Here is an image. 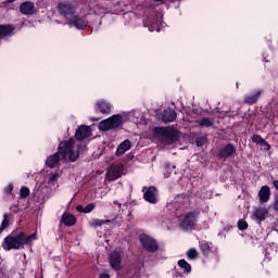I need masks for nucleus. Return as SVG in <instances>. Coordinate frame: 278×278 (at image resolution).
I'll list each match as a JSON object with an SVG mask.
<instances>
[{"mask_svg":"<svg viewBox=\"0 0 278 278\" xmlns=\"http://www.w3.org/2000/svg\"><path fill=\"white\" fill-rule=\"evenodd\" d=\"M74 144L75 141H73V139L61 141L58 147V152L47 157L46 166H48V168H55V166H60V160L64 162L67 160L70 162H77L79 152H75Z\"/></svg>","mask_w":278,"mask_h":278,"instance_id":"obj_1","label":"nucleus"},{"mask_svg":"<svg viewBox=\"0 0 278 278\" xmlns=\"http://www.w3.org/2000/svg\"><path fill=\"white\" fill-rule=\"evenodd\" d=\"M155 136L161 138L164 144H175L179 140V130L177 128L168 127H155L154 128Z\"/></svg>","mask_w":278,"mask_h":278,"instance_id":"obj_2","label":"nucleus"},{"mask_svg":"<svg viewBox=\"0 0 278 278\" xmlns=\"http://www.w3.org/2000/svg\"><path fill=\"white\" fill-rule=\"evenodd\" d=\"M2 249H4V251H18L23 249V231L18 233L13 231L11 235L7 236L2 242Z\"/></svg>","mask_w":278,"mask_h":278,"instance_id":"obj_3","label":"nucleus"},{"mask_svg":"<svg viewBox=\"0 0 278 278\" xmlns=\"http://www.w3.org/2000/svg\"><path fill=\"white\" fill-rule=\"evenodd\" d=\"M118 127H123V115L115 114L100 122L98 129L100 131H110L112 129H118Z\"/></svg>","mask_w":278,"mask_h":278,"instance_id":"obj_4","label":"nucleus"},{"mask_svg":"<svg viewBox=\"0 0 278 278\" xmlns=\"http://www.w3.org/2000/svg\"><path fill=\"white\" fill-rule=\"evenodd\" d=\"M139 242L142 249H144V251L148 253H157V251H160V244L157 243V240L153 239V237L147 233L139 236Z\"/></svg>","mask_w":278,"mask_h":278,"instance_id":"obj_5","label":"nucleus"},{"mask_svg":"<svg viewBox=\"0 0 278 278\" xmlns=\"http://www.w3.org/2000/svg\"><path fill=\"white\" fill-rule=\"evenodd\" d=\"M58 12L60 16H75V12H77V4L73 3L72 1L65 0L63 2H59L56 5Z\"/></svg>","mask_w":278,"mask_h":278,"instance_id":"obj_6","label":"nucleus"},{"mask_svg":"<svg viewBox=\"0 0 278 278\" xmlns=\"http://www.w3.org/2000/svg\"><path fill=\"white\" fill-rule=\"evenodd\" d=\"M236 146L233 143H227L225 147L218 150L217 157L223 160V162H227L229 157H236Z\"/></svg>","mask_w":278,"mask_h":278,"instance_id":"obj_7","label":"nucleus"},{"mask_svg":"<svg viewBox=\"0 0 278 278\" xmlns=\"http://www.w3.org/2000/svg\"><path fill=\"white\" fill-rule=\"evenodd\" d=\"M198 216H199V211H192L187 213L180 223L181 229H193L194 225H197Z\"/></svg>","mask_w":278,"mask_h":278,"instance_id":"obj_8","label":"nucleus"},{"mask_svg":"<svg viewBox=\"0 0 278 278\" xmlns=\"http://www.w3.org/2000/svg\"><path fill=\"white\" fill-rule=\"evenodd\" d=\"M125 167L122 164H113L106 172V177L109 181H116V179H121L123 177V173Z\"/></svg>","mask_w":278,"mask_h":278,"instance_id":"obj_9","label":"nucleus"},{"mask_svg":"<svg viewBox=\"0 0 278 278\" xmlns=\"http://www.w3.org/2000/svg\"><path fill=\"white\" fill-rule=\"evenodd\" d=\"M20 12L24 16H34L36 14V4L31 1H25L20 4Z\"/></svg>","mask_w":278,"mask_h":278,"instance_id":"obj_10","label":"nucleus"},{"mask_svg":"<svg viewBox=\"0 0 278 278\" xmlns=\"http://www.w3.org/2000/svg\"><path fill=\"white\" fill-rule=\"evenodd\" d=\"M109 262L113 270H121L123 264V256H121L119 252H113L110 255Z\"/></svg>","mask_w":278,"mask_h":278,"instance_id":"obj_11","label":"nucleus"},{"mask_svg":"<svg viewBox=\"0 0 278 278\" xmlns=\"http://www.w3.org/2000/svg\"><path fill=\"white\" fill-rule=\"evenodd\" d=\"M156 192H157V188L155 187H149L148 189H146L143 193L144 201H147L148 203H151L152 205H155V203H157Z\"/></svg>","mask_w":278,"mask_h":278,"instance_id":"obj_12","label":"nucleus"},{"mask_svg":"<svg viewBox=\"0 0 278 278\" xmlns=\"http://www.w3.org/2000/svg\"><path fill=\"white\" fill-rule=\"evenodd\" d=\"M70 25H74L76 29H86L88 27V21H86V17H81L79 15H74L70 21Z\"/></svg>","mask_w":278,"mask_h":278,"instance_id":"obj_13","label":"nucleus"},{"mask_svg":"<svg viewBox=\"0 0 278 278\" xmlns=\"http://www.w3.org/2000/svg\"><path fill=\"white\" fill-rule=\"evenodd\" d=\"M15 30L16 26H14L13 24H0V40L2 38L14 36Z\"/></svg>","mask_w":278,"mask_h":278,"instance_id":"obj_14","label":"nucleus"},{"mask_svg":"<svg viewBox=\"0 0 278 278\" xmlns=\"http://www.w3.org/2000/svg\"><path fill=\"white\" fill-rule=\"evenodd\" d=\"M90 134H92L90 126L83 125L75 131V138L76 140H86V138H90Z\"/></svg>","mask_w":278,"mask_h":278,"instance_id":"obj_15","label":"nucleus"},{"mask_svg":"<svg viewBox=\"0 0 278 278\" xmlns=\"http://www.w3.org/2000/svg\"><path fill=\"white\" fill-rule=\"evenodd\" d=\"M131 149V141L129 139L124 140L119 146L117 147L115 151L116 157H121V155H125L127 151Z\"/></svg>","mask_w":278,"mask_h":278,"instance_id":"obj_16","label":"nucleus"},{"mask_svg":"<svg viewBox=\"0 0 278 278\" xmlns=\"http://www.w3.org/2000/svg\"><path fill=\"white\" fill-rule=\"evenodd\" d=\"M177 119V112L173 109H166L162 113L163 123H174Z\"/></svg>","mask_w":278,"mask_h":278,"instance_id":"obj_17","label":"nucleus"},{"mask_svg":"<svg viewBox=\"0 0 278 278\" xmlns=\"http://www.w3.org/2000/svg\"><path fill=\"white\" fill-rule=\"evenodd\" d=\"M96 110H99L100 114H110L112 112V104L101 100L96 102Z\"/></svg>","mask_w":278,"mask_h":278,"instance_id":"obj_18","label":"nucleus"},{"mask_svg":"<svg viewBox=\"0 0 278 278\" xmlns=\"http://www.w3.org/2000/svg\"><path fill=\"white\" fill-rule=\"evenodd\" d=\"M270 187L266 185L261 187V190L258 191V199L261 203H268V201H270Z\"/></svg>","mask_w":278,"mask_h":278,"instance_id":"obj_19","label":"nucleus"},{"mask_svg":"<svg viewBox=\"0 0 278 278\" xmlns=\"http://www.w3.org/2000/svg\"><path fill=\"white\" fill-rule=\"evenodd\" d=\"M61 220L65 227H74V225H77V217L71 213H64Z\"/></svg>","mask_w":278,"mask_h":278,"instance_id":"obj_20","label":"nucleus"},{"mask_svg":"<svg viewBox=\"0 0 278 278\" xmlns=\"http://www.w3.org/2000/svg\"><path fill=\"white\" fill-rule=\"evenodd\" d=\"M260 97H262V91L256 90V91H253L252 93H250L249 96H245L243 101L248 105H255V102L260 101Z\"/></svg>","mask_w":278,"mask_h":278,"instance_id":"obj_21","label":"nucleus"},{"mask_svg":"<svg viewBox=\"0 0 278 278\" xmlns=\"http://www.w3.org/2000/svg\"><path fill=\"white\" fill-rule=\"evenodd\" d=\"M253 216L258 220V223H264V220H266V216H268V210L265 207H258L253 212Z\"/></svg>","mask_w":278,"mask_h":278,"instance_id":"obj_22","label":"nucleus"},{"mask_svg":"<svg viewBox=\"0 0 278 278\" xmlns=\"http://www.w3.org/2000/svg\"><path fill=\"white\" fill-rule=\"evenodd\" d=\"M254 144H260L261 147H265V151H270V146L267 143L266 139H263L261 135H253L251 138Z\"/></svg>","mask_w":278,"mask_h":278,"instance_id":"obj_23","label":"nucleus"},{"mask_svg":"<svg viewBox=\"0 0 278 278\" xmlns=\"http://www.w3.org/2000/svg\"><path fill=\"white\" fill-rule=\"evenodd\" d=\"M200 251L204 257H210L212 255V245L207 241H201L200 243Z\"/></svg>","mask_w":278,"mask_h":278,"instance_id":"obj_24","label":"nucleus"},{"mask_svg":"<svg viewBox=\"0 0 278 278\" xmlns=\"http://www.w3.org/2000/svg\"><path fill=\"white\" fill-rule=\"evenodd\" d=\"M34 240H38V235H36V232L27 237L25 232H23V249H25V244L31 247V244H34Z\"/></svg>","mask_w":278,"mask_h":278,"instance_id":"obj_25","label":"nucleus"},{"mask_svg":"<svg viewBox=\"0 0 278 278\" xmlns=\"http://www.w3.org/2000/svg\"><path fill=\"white\" fill-rule=\"evenodd\" d=\"M178 266L179 268H182L184 273H187V275L192 273V265H190L186 260H179Z\"/></svg>","mask_w":278,"mask_h":278,"instance_id":"obj_26","label":"nucleus"},{"mask_svg":"<svg viewBox=\"0 0 278 278\" xmlns=\"http://www.w3.org/2000/svg\"><path fill=\"white\" fill-rule=\"evenodd\" d=\"M144 25H147L151 31H155V29H157V18L151 20V17H147Z\"/></svg>","mask_w":278,"mask_h":278,"instance_id":"obj_27","label":"nucleus"},{"mask_svg":"<svg viewBox=\"0 0 278 278\" xmlns=\"http://www.w3.org/2000/svg\"><path fill=\"white\" fill-rule=\"evenodd\" d=\"M199 125L201 127H214V119L210 118V117H202L200 121H199Z\"/></svg>","mask_w":278,"mask_h":278,"instance_id":"obj_28","label":"nucleus"},{"mask_svg":"<svg viewBox=\"0 0 278 278\" xmlns=\"http://www.w3.org/2000/svg\"><path fill=\"white\" fill-rule=\"evenodd\" d=\"M8 227H10V215L4 214L3 220L0 225V233H3V231H5V229H8Z\"/></svg>","mask_w":278,"mask_h":278,"instance_id":"obj_29","label":"nucleus"},{"mask_svg":"<svg viewBox=\"0 0 278 278\" xmlns=\"http://www.w3.org/2000/svg\"><path fill=\"white\" fill-rule=\"evenodd\" d=\"M207 142V135H200L195 138L197 147H204Z\"/></svg>","mask_w":278,"mask_h":278,"instance_id":"obj_30","label":"nucleus"},{"mask_svg":"<svg viewBox=\"0 0 278 278\" xmlns=\"http://www.w3.org/2000/svg\"><path fill=\"white\" fill-rule=\"evenodd\" d=\"M109 223H112L110 219H93L91 225L92 227H103V225H108Z\"/></svg>","mask_w":278,"mask_h":278,"instance_id":"obj_31","label":"nucleus"},{"mask_svg":"<svg viewBox=\"0 0 278 278\" xmlns=\"http://www.w3.org/2000/svg\"><path fill=\"white\" fill-rule=\"evenodd\" d=\"M187 257L188 260H197V257H199V252L197 251V249L191 248L187 252Z\"/></svg>","mask_w":278,"mask_h":278,"instance_id":"obj_32","label":"nucleus"},{"mask_svg":"<svg viewBox=\"0 0 278 278\" xmlns=\"http://www.w3.org/2000/svg\"><path fill=\"white\" fill-rule=\"evenodd\" d=\"M237 227L240 231H245V229H249V223L244 219H239L237 223Z\"/></svg>","mask_w":278,"mask_h":278,"instance_id":"obj_33","label":"nucleus"},{"mask_svg":"<svg viewBox=\"0 0 278 278\" xmlns=\"http://www.w3.org/2000/svg\"><path fill=\"white\" fill-rule=\"evenodd\" d=\"M27 197H29V189L24 186L20 190V199H27Z\"/></svg>","mask_w":278,"mask_h":278,"instance_id":"obj_34","label":"nucleus"},{"mask_svg":"<svg viewBox=\"0 0 278 278\" xmlns=\"http://www.w3.org/2000/svg\"><path fill=\"white\" fill-rule=\"evenodd\" d=\"M96 14H108V8L101 7V4H98L94 7Z\"/></svg>","mask_w":278,"mask_h":278,"instance_id":"obj_35","label":"nucleus"},{"mask_svg":"<svg viewBox=\"0 0 278 278\" xmlns=\"http://www.w3.org/2000/svg\"><path fill=\"white\" fill-rule=\"evenodd\" d=\"M94 207H97V205H94V203H89L85 206V214H90V212H92L94 210Z\"/></svg>","mask_w":278,"mask_h":278,"instance_id":"obj_36","label":"nucleus"},{"mask_svg":"<svg viewBox=\"0 0 278 278\" xmlns=\"http://www.w3.org/2000/svg\"><path fill=\"white\" fill-rule=\"evenodd\" d=\"M58 179H60V174L54 173L50 176L48 184H54V181H58Z\"/></svg>","mask_w":278,"mask_h":278,"instance_id":"obj_37","label":"nucleus"},{"mask_svg":"<svg viewBox=\"0 0 278 278\" xmlns=\"http://www.w3.org/2000/svg\"><path fill=\"white\" fill-rule=\"evenodd\" d=\"M14 190V186L13 185H9L7 188H5V190H4V192L7 193V194H12V191Z\"/></svg>","mask_w":278,"mask_h":278,"instance_id":"obj_38","label":"nucleus"},{"mask_svg":"<svg viewBox=\"0 0 278 278\" xmlns=\"http://www.w3.org/2000/svg\"><path fill=\"white\" fill-rule=\"evenodd\" d=\"M76 211H77V212H80L81 214H86V208H85L84 205H81V204H78V205L76 206Z\"/></svg>","mask_w":278,"mask_h":278,"instance_id":"obj_39","label":"nucleus"},{"mask_svg":"<svg viewBox=\"0 0 278 278\" xmlns=\"http://www.w3.org/2000/svg\"><path fill=\"white\" fill-rule=\"evenodd\" d=\"M274 210H275V212H278V193L275 195Z\"/></svg>","mask_w":278,"mask_h":278,"instance_id":"obj_40","label":"nucleus"},{"mask_svg":"<svg viewBox=\"0 0 278 278\" xmlns=\"http://www.w3.org/2000/svg\"><path fill=\"white\" fill-rule=\"evenodd\" d=\"M11 212H13V214H18L20 210H18V205H14L11 207Z\"/></svg>","mask_w":278,"mask_h":278,"instance_id":"obj_41","label":"nucleus"},{"mask_svg":"<svg viewBox=\"0 0 278 278\" xmlns=\"http://www.w3.org/2000/svg\"><path fill=\"white\" fill-rule=\"evenodd\" d=\"M99 278H110V274L102 273Z\"/></svg>","mask_w":278,"mask_h":278,"instance_id":"obj_42","label":"nucleus"},{"mask_svg":"<svg viewBox=\"0 0 278 278\" xmlns=\"http://www.w3.org/2000/svg\"><path fill=\"white\" fill-rule=\"evenodd\" d=\"M114 205H118V207L121 208L123 205L121 203H118L117 200L113 201Z\"/></svg>","mask_w":278,"mask_h":278,"instance_id":"obj_43","label":"nucleus"},{"mask_svg":"<svg viewBox=\"0 0 278 278\" xmlns=\"http://www.w3.org/2000/svg\"><path fill=\"white\" fill-rule=\"evenodd\" d=\"M77 149H78V151H81V149H84V146L83 144H78Z\"/></svg>","mask_w":278,"mask_h":278,"instance_id":"obj_44","label":"nucleus"},{"mask_svg":"<svg viewBox=\"0 0 278 278\" xmlns=\"http://www.w3.org/2000/svg\"><path fill=\"white\" fill-rule=\"evenodd\" d=\"M165 177H170V172H167V174H164Z\"/></svg>","mask_w":278,"mask_h":278,"instance_id":"obj_45","label":"nucleus"},{"mask_svg":"<svg viewBox=\"0 0 278 278\" xmlns=\"http://www.w3.org/2000/svg\"><path fill=\"white\" fill-rule=\"evenodd\" d=\"M14 1H16V0H7V2H9V3H14Z\"/></svg>","mask_w":278,"mask_h":278,"instance_id":"obj_46","label":"nucleus"},{"mask_svg":"<svg viewBox=\"0 0 278 278\" xmlns=\"http://www.w3.org/2000/svg\"><path fill=\"white\" fill-rule=\"evenodd\" d=\"M155 29H156V31H160V28H157V22H156V28Z\"/></svg>","mask_w":278,"mask_h":278,"instance_id":"obj_47","label":"nucleus"},{"mask_svg":"<svg viewBox=\"0 0 278 278\" xmlns=\"http://www.w3.org/2000/svg\"><path fill=\"white\" fill-rule=\"evenodd\" d=\"M170 168V165H166V169L168 170Z\"/></svg>","mask_w":278,"mask_h":278,"instance_id":"obj_48","label":"nucleus"},{"mask_svg":"<svg viewBox=\"0 0 278 278\" xmlns=\"http://www.w3.org/2000/svg\"><path fill=\"white\" fill-rule=\"evenodd\" d=\"M176 275H181V274H179V271H176Z\"/></svg>","mask_w":278,"mask_h":278,"instance_id":"obj_49","label":"nucleus"}]
</instances>
